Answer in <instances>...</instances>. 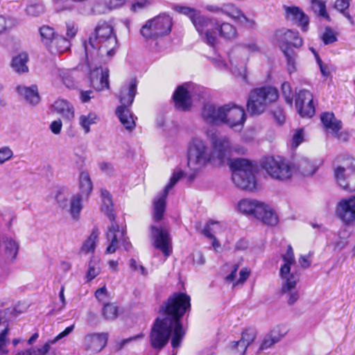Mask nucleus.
Returning <instances> with one entry per match:
<instances>
[{"label": "nucleus", "mask_w": 355, "mask_h": 355, "mask_svg": "<svg viewBox=\"0 0 355 355\" xmlns=\"http://www.w3.org/2000/svg\"><path fill=\"white\" fill-rule=\"evenodd\" d=\"M191 309V298L186 293H175L161 306L159 316L156 319L150 334L153 348L160 350L172 336L171 345L178 347L185 334L181 318Z\"/></svg>", "instance_id": "nucleus-1"}, {"label": "nucleus", "mask_w": 355, "mask_h": 355, "mask_svg": "<svg viewBox=\"0 0 355 355\" xmlns=\"http://www.w3.org/2000/svg\"><path fill=\"white\" fill-rule=\"evenodd\" d=\"M205 135L210 141L211 148L204 139L198 137H193L188 144L187 166L192 171L189 175L191 180L208 164L216 161L223 162L230 155L232 149L230 139L217 131L207 130Z\"/></svg>", "instance_id": "nucleus-2"}, {"label": "nucleus", "mask_w": 355, "mask_h": 355, "mask_svg": "<svg viewBox=\"0 0 355 355\" xmlns=\"http://www.w3.org/2000/svg\"><path fill=\"white\" fill-rule=\"evenodd\" d=\"M174 10L187 16L201 39L210 46H214L217 43L216 31L226 40H234L238 36L236 28L232 24L223 22L219 25L216 19L202 15L200 10L180 5H175Z\"/></svg>", "instance_id": "nucleus-3"}, {"label": "nucleus", "mask_w": 355, "mask_h": 355, "mask_svg": "<svg viewBox=\"0 0 355 355\" xmlns=\"http://www.w3.org/2000/svg\"><path fill=\"white\" fill-rule=\"evenodd\" d=\"M117 38L112 25L106 21H100L94 31L85 43L86 58H100L106 61L112 58L117 49Z\"/></svg>", "instance_id": "nucleus-4"}, {"label": "nucleus", "mask_w": 355, "mask_h": 355, "mask_svg": "<svg viewBox=\"0 0 355 355\" xmlns=\"http://www.w3.org/2000/svg\"><path fill=\"white\" fill-rule=\"evenodd\" d=\"M80 192L71 195L69 190L60 189L55 200L60 209L69 213L73 220H78L83 209V199L88 198L92 191V183L87 172H82L79 178Z\"/></svg>", "instance_id": "nucleus-5"}, {"label": "nucleus", "mask_w": 355, "mask_h": 355, "mask_svg": "<svg viewBox=\"0 0 355 355\" xmlns=\"http://www.w3.org/2000/svg\"><path fill=\"white\" fill-rule=\"evenodd\" d=\"M284 263L279 270L282 279L281 292L287 295V302L289 305L295 303L299 297V291L296 285L300 280V275L296 271H291L292 266L295 265L294 252L291 245L288 246L286 252L282 256Z\"/></svg>", "instance_id": "nucleus-6"}, {"label": "nucleus", "mask_w": 355, "mask_h": 355, "mask_svg": "<svg viewBox=\"0 0 355 355\" xmlns=\"http://www.w3.org/2000/svg\"><path fill=\"white\" fill-rule=\"evenodd\" d=\"M232 179L234 184L243 190L252 191L256 187L254 167L245 159H236L231 162Z\"/></svg>", "instance_id": "nucleus-7"}, {"label": "nucleus", "mask_w": 355, "mask_h": 355, "mask_svg": "<svg viewBox=\"0 0 355 355\" xmlns=\"http://www.w3.org/2000/svg\"><path fill=\"white\" fill-rule=\"evenodd\" d=\"M278 98V90L273 87L267 86L254 89L249 95L247 103L248 111L252 115L261 114Z\"/></svg>", "instance_id": "nucleus-8"}, {"label": "nucleus", "mask_w": 355, "mask_h": 355, "mask_svg": "<svg viewBox=\"0 0 355 355\" xmlns=\"http://www.w3.org/2000/svg\"><path fill=\"white\" fill-rule=\"evenodd\" d=\"M137 81L132 80L128 85L123 86L119 94L121 105L116 109V114L125 129L132 130L135 127V121L132 114L127 108L130 105L135 98L137 92Z\"/></svg>", "instance_id": "nucleus-9"}, {"label": "nucleus", "mask_w": 355, "mask_h": 355, "mask_svg": "<svg viewBox=\"0 0 355 355\" xmlns=\"http://www.w3.org/2000/svg\"><path fill=\"white\" fill-rule=\"evenodd\" d=\"M172 28V19L166 14L159 15L148 19L140 30L141 35L146 40H156L168 35Z\"/></svg>", "instance_id": "nucleus-10"}, {"label": "nucleus", "mask_w": 355, "mask_h": 355, "mask_svg": "<svg viewBox=\"0 0 355 355\" xmlns=\"http://www.w3.org/2000/svg\"><path fill=\"white\" fill-rule=\"evenodd\" d=\"M262 167L275 180L284 181L292 176L291 166L281 157L266 158L262 163Z\"/></svg>", "instance_id": "nucleus-11"}, {"label": "nucleus", "mask_w": 355, "mask_h": 355, "mask_svg": "<svg viewBox=\"0 0 355 355\" xmlns=\"http://www.w3.org/2000/svg\"><path fill=\"white\" fill-rule=\"evenodd\" d=\"M106 239L109 243L105 250L107 254L114 253L118 249L119 243H121L127 251L131 248V243L128 241V238L125 237L124 231L120 230L116 223H112L108 227V231L106 233Z\"/></svg>", "instance_id": "nucleus-12"}, {"label": "nucleus", "mask_w": 355, "mask_h": 355, "mask_svg": "<svg viewBox=\"0 0 355 355\" xmlns=\"http://www.w3.org/2000/svg\"><path fill=\"white\" fill-rule=\"evenodd\" d=\"M222 124L227 125L230 128L236 131L242 130L245 121V114L241 107L234 105H225Z\"/></svg>", "instance_id": "nucleus-13"}, {"label": "nucleus", "mask_w": 355, "mask_h": 355, "mask_svg": "<svg viewBox=\"0 0 355 355\" xmlns=\"http://www.w3.org/2000/svg\"><path fill=\"white\" fill-rule=\"evenodd\" d=\"M195 94V87L192 84L185 83L179 86L173 94L176 108L182 111L188 110L191 106Z\"/></svg>", "instance_id": "nucleus-14"}, {"label": "nucleus", "mask_w": 355, "mask_h": 355, "mask_svg": "<svg viewBox=\"0 0 355 355\" xmlns=\"http://www.w3.org/2000/svg\"><path fill=\"white\" fill-rule=\"evenodd\" d=\"M295 106L302 116L311 117L315 113L312 93L305 89H300L296 95Z\"/></svg>", "instance_id": "nucleus-15"}, {"label": "nucleus", "mask_w": 355, "mask_h": 355, "mask_svg": "<svg viewBox=\"0 0 355 355\" xmlns=\"http://www.w3.org/2000/svg\"><path fill=\"white\" fill-rule=\"evenodd\" d=\"M275 40L282 51L286 47H289V45L299 48L303 44L302 39L299 37L298 33L289 29L277 31Z\"/></svg>", "instance_id": "nucleus-16"}, {"label": "nucleus", "mask_w": 355, "mask_h": 355, "mask_svg": "<svg viewBox=\"0 0 355 355\" xmlns=\"http://www.w3.org/2000/svg\"><path fill=\"white\" fill-rule=\"evenodd\" d=\"M151 234L155 247L160 250L166 257H168L171 253V243L168 232L162 228L152 226Z\"/></svg>", "instance_id": "nucleus-17"}, {"label": "nucleus", "mask_w": 355, "mask_h": 355, "mask_svg": "<svg viewBox=\"0 0 355 355\" xmlns=\"http://www.w3.org/2000/svg\"><path fill=\"white\" fill-rule=\"evenodd\" d=\"M108 334L107 333H93L84 338V349L87 352L98 353L107 345Z\"/></svg>", "instance_id": "nucleus-18"}, {"label": "nucleus", "mask_w": 355, "mask_h": 355, "mask_svg": "<svg viewBox=\"0 0 355 355\" xmlns=\"http://www.w3.org/2000/svg\"><path fill=\"white\" fill-rule=\"evenodd\" d=\"M285 17L287 21L301 26L302 31H306L309 24V17L303 10L297 6H284Z\"/></svg>", "instance_id": "nucleus-19"}, {"label": "nucleus", "mask_w": 355, "mask_h": 355, "mask_svg": "<svg viewBox=\"0 0 355 355\" xmlns=\"http://www.w3.org/2000/svg\"><path fill=\"white\" fill-rule=\"evenodd\" d=\"M339 218L349 223L355 220V196L339 202L336 210Z\"/></svg>", "instance_id": "nucleus-20"}, {"label": "nucleus", "mask_w": 355, "mask_h": 355, "mask_svg": "<svg viewBox=\"0 0 355 355\" xmlns=\"http://www.w3.org/2000/svg\"><path fill=\"white\" fill-rule=\"evenodd\" d=\"M225 105L216 106L214 104H206L202 110L201 115L204 121L214 125L222 124L224 114Z\"/></svg>", "instance_id": "nucleus-21"}, {"label": "nucleus", "mask_w": 355, "mask_h": 355, "mask_svg": "<svg viewBox=\"0 0 355 355\" xmlns=\"http://www.w3.org/2000/svg\"><path fill=\"white\" fill-rule=\"evenodd\" d=\"M237 207L241 213L256 218L264 210V203L255 199L245 198L239 202Z\"/></svg>", "instance_id": "nucleus-22"}, {"label": "nucleus", "mask_w": 355, "mask_h": 355, "mask_svg": "<svg viewBox=\"0 0 355 355\" xmlns=\"http://www.w3.org/2000/svg\"><path fill=\"white\" fill-rule=\"evenodd\" d=\"M92 87L98 91L109 89V70L107 69L97 68L90 74Z\"/></svg>", "instance_id": "nucleus-23"}, {"label": "nucleus", "mask_w": 355, "mask_h": 355, "mask_svg": "<svg viewBox=\"0 0 355 355\" xmlns=\"http://www.w3.org/2000/svg\"><path fill=\"white\" fill-rule=\"evenodd\" d=\"M16 91L22 98L31 105H37L40 101L38 89L35 85L30 87L19 85L16 87Z\"/></svg>", "instance_id": "nucleus-24"}, {"label": "nucleus", "mask_w": 355, "mask_h": 355, "mask_svg": "<svg viewBox=\"0 0 355 355\" xmlns=\"http://www.w3.org/2000/svg\"><path fill=\"white\" fill-rule=\"evenodd\" d=\"M222 14L232 19L236 22L241 24L250 22V20L243 14L241 10L232 3H225L222 4Z\"/></svg>", "instance_id": "nucleus-25"}, {"label": "nucleus", "mask_w": 355, "mask_h": 355, "mask_svg": "<svg viewBox=\"0 0 355 355\" xmlns=\"http://www.w3.org/2000/svg\"><path fill=\"white\" fill-rule=\"evenodd\" d=\"M99 234L98 228L94 227L92 229L90 234L82 243L79 250L80 254L87 255L94 253L99 241Z\"/></svg>", "instance_id": "nucleus-26"}, {"label": "nucleus", "mask_w": 355, "mask_h": 355, "mask_svg": "<svg viewBox=\"0 0 355 355\" xmlns=\"http://www.w3.org/2000/svg\"><path fill=\"white\" fill-rule=\"evenodd\" d=\"M286 334V330L284 327L279 326L275 327L265 336L259 349L264 350L271 347L274 344L278 343Z\"/></svg>", "instance_id": "nucleus-27"}, {"label": "nucleus", "mask_w": 355, "mask_h": 355, "mask_svg": "<svg viewBox=\"0 0 355 355\" xmlns=\"http://www.w3.org/2000/svg\"><path fill=\"white\" fill-rule=\"evenodd\" d=\"M320 119L325 129L334 136L338 137V132L342 128L341 121L336 119L332 112L323 113Z\"/></svg>", "instance_id": "nucleus-28"}, {"label": "nucleus", "mask_w": 355, "mask_h": 355, "mask_svg": "<svg viewBox=\"0 0 355 355\" xmlns=\"http://www.w3.org/2000/svg\"><path fill=\"white\" fill-rule=\"evenodd\" d=\"M52 109L53 112L67 120H71L74 117L73 107L66 100L58 99L53 104Z\"/></svg>", "instance_id": "nucleus-29"}, {"label": "nucleus", "mask_w": 355, "mask_h": 355, "mask_svg": "<svg viewBox=\"0 0 355 355\" xmlns=\"http://www.w3.org/2000/svg\"><path fill=\"white\" fill-rule=\"evenodd\" d=\"M121 0H94L92 3L91 10L94 15H103L106 14L113 10L117 9L119 7L117 6V2H121Z\"/></svg>", "instance_id": "nucleus-30"}, {"label": "nucleus", "mask_w": 355, "mask_h": 355, "mask_svg": "<svg viewBox=\"0 0 355 355\" xmlns=\"http://www.w3.org/2000/svg\"><path fill=\"white\" fill-rule=\"evenodd\" d=\"M168 194V193L162 191V192L157 194L153 200V218L155 221H159L163 218L166 209Z\"/></svg>", "instance_id": "nucleus-31"}, {"label": "nucleus", "mask_w": 355, "mask_h": 355, "mask_svg": "<svg viewBox=\"0 0 355 355\" xmlns=\"http://www.w3.org/2000/svg\"><path fill=\"white\" fill-rule=\"evenodd\" d=\"M52 76L55 79H60L68 88H73L76 86V78L71 70L55 68L52 71Z\"/></svg>", "instance_id": "nucleus-32"}, {"label": "nucleus", "mask_w": 355, "mask_h": 355, "mask_svg": "<svg viewBox=\"0 0 355 355\" xmlns=\"http://www.w3.org/2000/svg\"><path fill=\"white\" fill-rule=\"evenodd\" d=\"M101 194L102 198V211L110 220L111 224L116 223L114 221L115 216L113 213V203L110 193L107 190L102 189L101 191Z\"/></svg>", "instance_id": "nucleus-33"}, {"label": "nucleus", "mask_w": 355, "mask_h": 355, "mask_svg": "<svg viewBox=\"0 0 355 355\" xmlns=\"http://www.w3.org/2000/svg\"><path fill=\"white\" fill-rule=\"evenodd\" d=\"M28 61V56L27 53H21L13 57L11 62V67L17 73H26L28 71V67L26 64Z\"/></svg>", "instance_id": "nucleus-34"}, {"label": "nucleus", "mask_w": 355, "mask_h": 355, "mask_svg": "<svg viewBox=\"0 0 355 355\" xmlns=\"http://www.w3.org/2000/svg\"><path fill=\"white\" fill-rule=\"evenodd\" d=\"M225 229V224L218 221L210 220L205 225L202 233L206 237H215L216 234H221Z\"/></svg>", "instance_id": "nucleus-35"}, {"label": "nucleus", "mask_w": 355, "mask_h": 355, "mask_svg": "<svg viewBox=\"0 0 355 355\" xmlns=\"http://www.w3.org/2000/svg\"><path fill=\"white\" fill-rule=\"evenodd\" d=\"M70 46V40L62 36L57 35L53 43L49 46V49L53 53H62L68 51Z\"/></svg>", "instance_id": "nucleus-36"}, {"label": "nucleus", "mask_w": 355, "mask_h": 355, "mask_svg": "<svg viewBox=\"0 0 355 355\" xmlns=\"http://www.w3.org/2000/svg\"><path fill=\"white\" fill-rule=\"evenodd\" d=\"M256 331L253 329H248L242 333L241 338L235 342V345L241 347V352H244L247 347L254 341Z\"/></svg>", "instance_id": "nucleus-37"}, {"label": "nucleus", "mask_w": 355, "mask_h": 355, "mask_svg": "<svg viewBox=\"0 0 355 355\" xmlns=\"http://www.w3.org/2000/svg\"><path fill=\"white\" fill-rule=\"evenodd\" d=\"M256 218L268 225H275L278 223L277 214L266 204L264 210L260 214H257Z\"/></svg>", "instance_id": "nucleus-38"}, {"label": "nucleus", "mask_w": 355, "mask_h": 355, "mask_svg": "<svg viewBox=\"0 0 355 355\" xmlns=\"http://www.w3.org/2000/svg\"><path fill=\"white\" fill-rule=\"evenodd\" d=\"M98 116L94 112L81 114L78 118V123L85 134L90 132V125L97 123Z\"/></svg>", "instance_id": "nucleus-39"}, {"label": "nucleus", "mask_w": 355, "mask_h": 355, "mask_svg": "<svg viewBox=\"0 0 355 355\" xmlns=\"http://www.w3.org/2000/svg\"><path fill=\"white\" fill-rule=\"evenodd\" d=\"M298 171L304 176H311L317 171L318 167L307 158L301 159L297 164Z\"/></svg>", "instance_id": "nucleus-40"}, {"label": "nucleus", "mask_w": 355, "mask_h": 355, "mask_svg": "<svg viewBox=\"0 0 355 355\" xmlns=\"http://www.w3.org/2000/svg\"><path fill=\"white\" fill-rule=\"evenodd\" d=\"M101 272L100 259L92 256L88 263V270L86 273L87 282L93 280Z\"/></svg>", "instance_id": "nucleus-41"}, {"label": "nucleus", "mask_w": 355, "mask_h": 355, "mask_svg": "<svg viewBox=\"0 0 355 355\" xmlns=\"http://www.w3.org/2000/svg\"><path fill=\"white\" fill-rule=\"evenodd\" d=\"M4 246L7 258L12 261L15 260L19 248V243L13 239L8 238L4 241Z\"/></svg>", "instance_id": "nucleus-42"}, {"label": "nucleus", "mask_w": 355, "mask_h": 355, "mask_svg": "<svg viewBox=\"0 0 355 355\" xmlns=\"http://www.w3.org/2000/svg\"><path fill=\"white\" fill-rule=\"evenodd\" d=\"M40 35L42 42L48 48L53 43L55 38L57 37L53 28L49 26H42L40 28Z\"/></svg>", "instance_id": "nucleus-43"}, {"label": "nucleus", "mask_w": 355, "mask_h": 355, "mask_svg": "<svg viewBox=\"0 0 355 355\" xmlns=\"http://www.w3.org/2000/svg\"><path fill=\"white\" fill-rule=\"evenodd\" d=\"M326 2L327 0H311V8L314 13L327 21H330V17L326 10Z\"/></svg>", "instance_id": "nucleus-44"}, {"label": "nucleus", "mask_w": 355, "mask_h": 355, "mask_svg": "<svg viewBox=\"0 0 355 355\" xmlns=\"http://www.w3.org/2000/svg\"><path fill=\"white\" fill-rule=\"evenodd\" d=\"M284 54L286 58V68L290 74L295 73L297 71L296 58L297 55L290 47H286L283 50Z\"/></svg>", "instance_id": "nucleus-45"}, {"label": "nucleus", "mask_w": 355, "mask_h": 355, "mask_svg": "<svg viewBox=\"0 0 355 355\" xmlns=\"http://www.w3.org/2000/svg\"><path fill=\"white\" fill-rule=\"evenodd\" d=\"M345 169L343 167L338 166L336 168L334 173L337 182L340 185V187H343L345 189L355 191V186L352 185V179H350L348 182H345Z\"/></svg>", "instance_id": "nucleus-46"}, {"label": "nucleus", "mask_w": 355, "mask_h": 355, "mask_svg": "<svg viewBox=\"0 0 355 355\" xmlns=\"http://www.w3.org/2000/svg\"><path fill=\"white\" fill-rule=\"evenodd\" d=\"M50 343L48 341L40 348H30L17 352L15 355H46L50 350Z\"/></svg>", "instance_id": "nucleus-47"}, {"label": "nucleus", "mask_w": 355, "mask_h": 355, "mask_svg": "<svg viewBox=\"0 0 355 355\" xmlns=\"http://www.w3.org/2000/svg\"><path fill=\"white\" fill-rule=\"evenodd\" d=\"M9 333V324L6 318V313L0 310V342L8 341L7 336Z\"/></svg>", "instance_id": "nucleus-48"}, {"label": "nucleus", "mask_w": 355, "mask_h": 355, "mask_svg": "<svg viewBox=\"0 0 355 355\" xmlns=\"http://www.w3.org/2000/svg\"><path fill=\"white\" fill-rule=\"evenodd\" d=\"M152 4L150 0H135L130 7V11L138 12L142 10L149 8Z\"/></svg>", "instance_id": "nucleus-49"}, {"label": "nucleus", "mask_w": 355, "mask_h": 355, "mask_svg": "<svg viewBox=\"0 0 355 355\" xmlns=\"http://www.w3.org/2000/svg\"><path fill=\"white\" fill-rule=\"evenodd\" d=\"M103 313L106 319H114L118 315V308L113 304H107L103 309Z\"/></svg>", "instance_id": "nucleus-50"}, {"label": "nucleus", "mask_w": 355, "mask_h": 355, "mask_svg": "<svg viewBox=\"0 0 355 355\" xmlns=\"http://www.w3.org/2000/svg\"><path fill=\"white\" fill-rule=\"evenodd\" d=\"M144 337L143 334H139L137 336H132L125 339H123L119 341L115 342L113 349L115 352L121 351L127 344L130 343L132 341L137 340L138 339L142 338Z\"/></svg>", "instance_id": "nucleus-51"}, {"label": "nucleus", "mask_w": 355, "mask_h": 355, "mask_svg": "<svg viewBox=\"0 0 355 355\" xmlns=\"http://www.w3.org/2000/svg\"><path fill=\"white\" fill-rule=\"evenodd\" d=\"M324 44H330L337 41L336 33L329 27H327L321 36Z\"/></svg>", "instance_id": "nucleus-52"}, {"label": "nucleus", "mask_w": 355, "mask_h": 355, "mask_svg": "<svg viewBox=\"0 0 355 355\" xmlns=\"http://www.w3.org/2000/svg\"><path fill=\"white\" fill-rule=\"evenodd\" d=\"M183 171L181 170H176L173 172L168 184L165 187L164 191L168 193L169 191L177 184V182L182 178Z\"/></svg>", "instance_id": "nucleus-53"}, {"label": "nucleus", "mask_w": 355, "mask_h": 355, "mask_svg": "<svg viewBox=\"0 0 355 355\" xmlns=\"http://www.w3.org/2000/svg\"><path fill=\"white\" fill-rule=\"evenodd\" d=\"M26 11L28 15L36 17L40 15L44 12V7L43 4L40 3H33L29 5L26 8Z\"/></svg>", "instance_id": "nucleus-54"}, {"label": "nucleus", "mask_w": 355, "mask_h": 355, "mask_svg": "<svg viewBox=\"0 0 355 355\" xmlns=\"http://www.w3.org/2000/svg\"><path fill=\"white\" fill-rule=\"evenodd\" d=\"M13 157V151L8 146L0 148V164L10 160Z\"/></svg>", "instance_id": "nucleus-55"}, {"label": "nucleus", "mask_w": 355, "mask_h": 355, "mask_svg": "<svg viewBox=\"0 0 355 355\" xmlns=\"http://www.w3.org/2000/svg\"><path fill=\"white\" fill-rule=\"evenodd\" d=\"M78 30V25L71 21L66 22V35L69 40L75 37Z\"/></svg>", "instance_id": "nucleus-56"}, {"label": "nucleus", "mask_w": 355, "mask_h": 355, "mask_svg": "<svg viewBox=\"0 0 355 355\" xmlns=\"http://www.w3.org/2000/svg\"><path fill=\"white\" fill-rule=\"evenodd\" d=\"M282 94L286 103L288 104H292L293 96L291 85L287 82H284L282 85Z\"/></svg>", "instance_id": "nucleus-57"}, {"label": "nucleus", "mask_w": 355, "mask_h": 355, "mask_svg": "<svg viewBox=\"0 0 355 355\" xmlns=\"http://www.w3.org/2000/svg\"><path fill=\"white\" fill-rule=\"evenodd\" d=\"M129 266L132 270L139 272L144 277L147 276V270L142 265H139L135 259H131L129 261Z\"/></svg>", "instance_id": "nucleus-58"}, {"label": "nucleus", "mask_w": 355, "mask_h": 355, "mask_svg": "<svg viewBox=\"0 0 355 355\" xmlns=\"http://www.w3.org/2000/svg\"><path fill=\"white\" fill-rule=\"evenodd\" d=\"M74 329V324H72L68 327H67L63 331L60 333L57 336H55L53 339L48 340V343H50V345L55 344L58 340L62 338L66 337L69 334H71Z\"/></svg>", "instance_id": "nucleus-59"}, {"label": "nucleus", "mask_w": 355, "mask_h": 355, "mask_svg": "<svg viewBox=\"0 0 355 355\" xmlns=\"http://www.w3.org/2000/svg\"><path fill=\"white\" fill-rule=\"evenodd\" d=\"M74 329V324H72L68 327H67L63 331L60 333L57 336H55L53 339L48 340V343H50V345L55 344L58 340L62 338L66 337L69 334H71Z\"/></svg>", "instance_id": "nucleus-60"}, {"label": "nucleus", "mask_w": 355, "mask_h": 355, "mask_svg": "<svg viewBox=\"0 0 355 355\" xmlns=\"http://www.w3.org/2000/svg\"><path fill=\"white\" fill-rule=\"evenodd\" d=\"M272 114L276 121L279 124H282L285 121V114L283 109L281 107H277L272 110Z\"/></svg>", "instance_id": "nucleus-61"}, {"label": "nucleus", "mask_w": 355, "mask_h": 355, "mask_svg": "<svg viewBox=\"0 0 355 355\" xmlns=\"http://www.w3.org/2000/svg\"><path fill=\"white\" fill-rule=\"evenodd\" d=\"M250 275V270L248 268H242L239 272V279L234 283V286L239 284H243L249 277Z\"/></svg>", "instance_id": "nucleus-62"}, {"label": "nucleus", "mask_w": 355, "mask_h": 355, "mask_svg": "<svg viewBox=\"0 0 355 355\" xmlns=\"http://www.w3.org/2000/svg\"><path fill=\"white\" fill-rule=\"evenodd\" d=\"M304 139V134L303 130L300 129L297 130L293 136L292 139V146L294 148H297Z\"/></svg>", "instance_id": "nucleus-63"}, {"label": "nucleus", "mask_w": 355, "mask_h": 355, "mask_svg": "<svg viewBox=\"0 0 355 355\" xmlns=\"http://www.w3.org/2000/svg\"><path fill=\"white\" fill-rule=\"evenodd\" d=\"M14 25V21L11 19H6L3 16H0V33L12 27Z\"/></svg>", "instance_id": "nucleus-64"}]
</instances>
